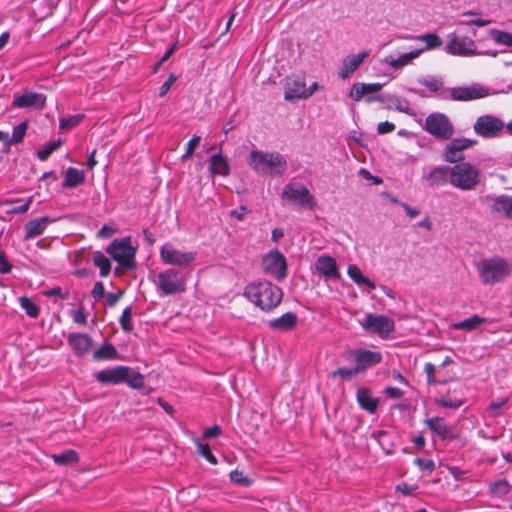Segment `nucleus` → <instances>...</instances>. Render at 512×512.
<instances>
[{
	"label": "nucleus",
	"mask_w": 512,
	"mask_h": 512,
	"mask_svg": "<svg viewBox=\"0 0 512 512\" xmlns=\"http://www.w3.org/2000/svg\"><path fill=\"white\" fill-rule=\"evenodd\" d=\"M244 297L266 313L273 312L283 300V290L276 284L263 280L245 286Z\"/></svg>",
	"instance_id": "f257e3e1"
},
{
	"label": "nucleus",
	"mask_w": 512,
	"mask_h": 512,
	"mask_svg": "<svg viewBox=\"0 0 512 512\" xmlns=\"http://www.w3.org/2000/svg\"><path fill=\"white\" fill-rule=\"evenodd\" d=\"M247 163L260 176H282L287 170V160L278 152L252 150Z\"/></svg>",
	"instance_id": "f03ea898"
},
{
	"label": "nucleus",
	"mask_w": 512,
	"mask_h": 512,
	"mask_svg": "<svg viewBox=\"0 0 512 512\" xmlns=\"http://www.w3.org/2000/svg\"><path fill=\"white\" fill-rule=\"evenodd\" d=\"M481 282L495 285L503 282L512 272V264L501 256L484 258L476 265Z\"/></svg>",
	"instance_id": "7ed1b4c3"
},
{
	"label": "nucleus",
	"mask_w": 512,
	"mask_h": 512,
	"mask_svg": "<svg viewBox=\"0 0 512 512\" xmlns=\"http://www.w3.org/2000/svg\"><path fill=\"white\" fill-rule=\"evenodd\" d=\"M159 296L181 295L186 291L187 279L177 269L170 267L150 277Z\"/></svg>",
	"instance_id": "20e7f679"
},
{
	"label": "nucleus",
	"mask_w": 512,
	"mask_h": 512,
	"mask_svg": "<svg viewBox=\"0 0 512 512\" xmlns=\"http://www.w3.org/2000/svg\"><path fill=\"white\" fill-rule=\"evenodd\" d=\"M480 182L479 169L469 162L455 163L450 170V183L463 191H470Z\"/></svg>",
	"instance_id": "39448f33"
},
{
	"label": "nucleus",
	"mask_w": 512,
	"mask_h": 512,
	"mask_svg": "<svg viewBox=\"0 0 512 512\" xmlns=\"http://www.w3.org/2000/svg\"><path fill=\"white\" fill-rule=\"evenodd\" d=\"M281 198L300 209L313 210L317 202L309 189L301 183H288L284 186Z\"/></svg>",
	"instance_id": "423d86ee"
},
{
	"label": "nucleus",
	"mask_w": 512,
	"mask_h": 512,
	"mask_svg": "<svg viewBox=\"0 0 512 512\" xmlns=\"http://www.w3.org/2000/svg\"><path fill=\"white\" fill-rule=\"evenodd\" d=\"M160 260L163 264L178 268H188L197 259L196 251H183L171 243H165L159 250Z\"/></svg>",
	"instance_id": "0eeeda50"
},
{
	"label": "nucleus",
	"mask_w": 512,
	"mask_h": 512,
	"mask_svg": "<svg viewBox=\"0 0 512 512\" xmlns=\"http://www.w3.org/2000/svg\"><path fill=\"white\" fill-rule=\"evenodd\" d=\"M474 133L483 139H495L503 136L505 123L492 114L479 116L473 124Z\"/></svg>",
	"instance_id": "6e6552de"
},
{
	"label": "nucleus",
	"mask_w": 512,
	"mask_h": 512,
	"mask_svg": "<svg viewBox=\"0 0 512 512\" xmlns=\"http://www.w3.org/2000/svg\"><path fill=\"white\" fill-rule=\"evenodd\" d=\"M444 51L449 55L458 57H472L482 54L478 52L476 43L472 38L457 35L455 32L448 35Z\"/></svg>",
	"instance_id": "1a4fd4ad"
},
{
	"label": "nucleus",
	"mask_w": 512,
	"mask_h": 512,
	"mask_svg": "<svg viewBox=\"0 0 512 512\" xmlns=\"http://www.w3.org/2000/svg\"><path fill=\"white\" fill-rule=\"evenodd\" d=\"M106 251L122 267H133L136 250L131 245L130 237L113 240Z\"/></svg>",
	"instance_id": "9d476101"
},
{
	"label": "nucleus",
	"mask_w": 512,
	"mask_h": 512,
	"mask_svg": "<svg viewBox=\"0 0 512 512\" xmlns=\"http://www.w3.org/2000/svg\"><path fill=\"white\" fill-rule=\"evenodd\" d=\"M261 266L265 274L277 281H282L287 276L286 258L277 249L268 252L262 257Z\"/></svg>",
	"instance_id": "9b49d317"
},
{
	"label": "nucleus",
	"mask_w": 512,
	"mask_h": 512,
	"mask_svg": "<svg viewBox=\"0 0 512 512\" xmlns=\"http://www.w3.org/2000/svg\"><path fill=\"white\" fill-rule=\"evenodd\" d=\"M425 130L440 140H448L454 129L448 117L441 113L430 114L425 120Z\"/></svg>",
	"instance_id": "f8f14e48"
},
{
	"label": "nucleus",
	"mask_w": 512,
	"mask_h": 512,
	"mask_svg": "<svg viewBox=\"0 0 512 512\" xmlns=\"http://www.w3.org/2000/svg\"><path fill=\"white\" fill-rule=\"evenodd\" d=\"M361 326L381 338H387L395 329L394 321L385 315L369 313L360 321Z\"/></svg>",
	"instance_id": "ddd939ff"
},
{
	"label": "nucleus",
	"mask_w": 512,
	"mask_h": 512,
	"mask_svg": "<svg viewBox=\"0 0 512 512\" xmlns=\"http://www.w3.org/2000/svg\"><path fill=\"white\" fill-rule=\"evenodd\" d=\"M477 140L469 138H454L445 146L443 159L449 163H459L464 159L463 151L472 148Z\"/></svg>",
	"instance_id": "4468645a"
},
{
	"label": "nucleus",
	"mask_w": 512,
	"mask_h": 512,
	"mask_svg": "<svg viewBox=\"0 0 512 512\" xmlns=\"http://www.w3.org/2000/svg\"><path fill=\"white\" fill-rule=\"evenodd\" d=\"M348 359L355 362V369L359 374L364 373L369 367L379 364L382 356L379 352L365 349H354L348 352Z\"/></svg>",
	"instance_id": "2eb2a0df"
},
{
	"label": "nucleus",
	"mask_w": 512,
	"mask_h": 512,
	"mask_svg": "<svg viewBox=\"0 0 512 512\" xmlns=\"http://www.w3.org/2000/svg\"><path fill=\"white\" fill-rule=\"evenodd\" d=\"M489 95V89L480 84L465 87H455L450 91V96L455 101H470L481 99Z\"/></svg>",
	"instance_id": "dca6fc26"
},
{
	"label": "nucleus",
	"mask_w": 512,
	"mask_h": 512,
	"mask_svg": "<svg viewBox=\"0 0 512 512\" xmlns=\"http://www.w3.org/2000/svg\"><path fill=\"white\" fill-rule=\"evenodd\" d=\"M131 369L127 366H115L103 369L94 374L95 379L101 384H120L124 383Z\"/></svg>",
	"instance_id": "f3484780"
},
{
	"label": "nucleus",
	"mask_w": 512,
	"mask_h": 512,
	"mask_svg": "<svg viewBox=\"0 0 512 512\" xmlns=\"http://www.w3.org/2000/svg\"><path fill=\"white\" fill-rule=\"evenodd\" d=\"M46 103V96L37 92H25L23 94H16L12 100L13 108L29 109L38 108L43 109Z\"/></svg>",
	"instance_id": "a211bd4d"
},
{
	"label": "nucleus",
	"mask_w": 512,
	"mask_h": 512,
	"mask_svg": "<svg viewBox=\"0 0 512 512\" xmlns=\"http://www.w3.org/2000/svg\"><path fill=\"white\" fill-rule=\"evenodd\" d=\"M369 55V50H363L358 54H351L344 57L342 60V66L338 72L339 78L343 80L349 78L356 70H358Z\"/></svg>",
	"instance_id": "6ab92c4d"
},
{
	"label": "nucleus",
	"mask_w": 512,
	"mask_h": 512,
	"mask_svg": "<svg viewBox=\"0 0 512 512\" xmlns=\"http://www.w3.org/2000/svg\"><path fill=\"white\" fill-rule=\"evenodd\" d=\"M67 342L75 355L79 357L88 354L93 344V340L88 334L79 332L70 333Z\"/></svg>",
	"instance_id": "aec40b11"
},
{
	"label": "nucleus",
	"mask_w": 512,
	"mask_h": 512,
	"mask_svg": "<svg viewBox=\"0 0 512 512\" xmlns=\"http://www.w3.org/2000/svg\"><path fill=\"white\" fill-rule=\"evenodd\" d=\"M315 268L325 279H338L340 273L336 260L330 255H321L316 259Z\"/></svg>",
	"instance_id": "412c9836"
},
{
	"label": "nucleus",
	"mask_w": 512,
	"mask_h": 512,
	"mask_svg": "<svg viewBox=\"0 0 512 512\" xmlns=\"http://www.w3.org/2000/svg\"><path fill=\"white\" fill-rule=\"evenodd\" d=\"M56 219L49 216H42L39 218L32 219L25 224L24 227V240H30L37 236H40L47 229L48 225L54 223Z\"/></svg>",
	"instance_id": "4be33fe9"
},
{
	"label": "nucleus",
	"mask_w": 512,
	"mask_h": 512,
	"mask_svg": "<svg viewBox=\"0 0 512 512\" xmlns=\"http://www.w3.org/2000/svg\"><path fill=\"white\" fill-rule=\"evenodd\" d=\"M298 323V316L294 312H286L281 316L271 319L268 322V327L277 332H289L292 331Z\"/></svg>",
	"instance_id": "5701e85b"
},
{
	"label": "nucleus",
	"mask_w": 512,
	"mask_h": 512,
	"mask_svg": "<svg viewBox=\"0 0 512 512\" xmlns=\"http://www.w3.org/2000/svg\"><path fill=\"white\" fill-rule=\"evenodd\" d=\"M421 55V50H411L407 53L400 54L398 57L388 55L383 59V63L393 69H402L413 63Z\"/></svg>",
	"instance_id": "b1692460"
},
{
	"label": "nucleus",
	"mask_w": 512,
	"mask_h": 512,
	"mask_svg": "<svg viewBox=\"0 0 512 512\" xmlns=\"http://www.w3.org/2000/svg\"><path fill=\"white\" fill-rule=\"evenodd\" d=\"M305 82L303 79L288 78L284 87V99L292 101L294 99H304Z\"/></svg>",
	"instance_id": "393cba45"
},
{
	"label": "nucleus",
	"mask_w": 512,
	"mask_h": 512,
	"mask_svg": "<svg viewBox=\"0 0 512 512\" xmlns=\"http://www.w3.org/2000/svg\"><path fill=\"white\" fill-rule=\"evenodd\" d=\"M356 400L363 410L369 412L370 414L376 412L379 399L372 395V392L369 388H359L357 390Z\"/></svg>",
	"instance_id": "a878e982"
},
{
	"label": "nucleus",
	"mask_w": 512,
	"mask_h": 512,
	"mask_svg": "<svg viewBox=\"0 0 512 512\" xmlns=\"http://www.w3.org/2000/svg\"><path fill=\"white\" fill-rule=\"evenodd\" d=\"M491 211L492 213L512 219V196L502 194L493 197Z\"/></svg>",
	"instance_id": "bb28decb"
},
{
	"label": "nucleus",
	"mask_w": 512,
	"mask_h": 512,
	"mask_svg": "<svg viewBox=\"0 0 512 512\" xmlns=\"http://www.w3.org/2000/svg\"><path fill=\"white\" fill-rule=\"evenodd\" d=\"M450 170L449 166H437L431 169L426 176V180L431 187H439L445 185L448 181L450 182Z\"/></svg>",
	"instance_id": "cd10ccee"
},
{
	"label": "nucleus",
	"mask_w": 512,
	"mask_h": 512,
	"mask_svg": "<svg viewBox=\"0 0 512 512\" xmlns=\"http://www.w3.org/2000/svg\"><path fill=\"white\" fill-rule=\"evenodd\" d=\"M408 38L422 42L425 44L424 47L415 49V50H421V54L425 51L438 49L443 44L441 37L436 33H426V34H421V35L410 36Z\"/></svg>",
	"instance_id": "c85d7f7f"
},
{
	"label": "nucleus",
	"mask_w": 512,
	"mask_h": 512,
	"mask_svg": "<svg viewBox=\"0 0 512 512\" xmlns=\"http://www.w3.org/2000/svg\"><path fill=\"white\" fill-rule=\"evenodd\" d=\"M85 181V173L77 168L69 167L64 176L62 186L64 188H75Z\"/></svg>",
	"instance_id": "c756f323"
},
{
	"label": "nucleus",
	"mask_w": 512,
	"mask_h": 512,
	"mask_svg": "<svg viewBox=\"0 0 512 512\" xmlns=\"http://www.w3.org/2000/svg\"><path fill=\"white\" fill-rule=\"evenodd\" d=\"M209 170L213 175L227 176L229 174L227 159L220 153L214 154L210 158Z\"/></svg>",
	"instance_id": "7c9ffc66"
},
{
	"label": "nucleus",
	"mask_w": 512,
	"mask_h": 512,
	"mask_svg": "<svg viewBox=\"0 0 512 512\" xmlns=\"http://www.w3.org/2000/svg\"><path fill=\"white\" fill-rule=\"evenodd\" d=\"M347 274L358 286H366L369 290H374L376 288L374 282L364 276L357 265H349L347 268Z\"/></svg>",
	"instance_id": "2f4dec72"
},
{
	"label": "nucleus",
	"mask_w": 512,
	"mask_h": 512,
	"mask_svg": "<svg viewBox=\"0 0 512 512\" xmlns=\"http://www.w3.org/2000/svg\"><path fill=\"white\" fill-rule=\"evenodd\" d=\"M425 424L429 429L441 439H446L449 433V428L445 420L441 417H433L425 420Z\"/></svg>",
	"instance_id": "473e14b6"
},
{
	"label": "nucleus",
	"mask_w": 512,
	"mask_h": 512,
	"mask_svg": "<svg viewBox=\"0 0 512 512\" xmlns=\"http://www.w3.org/2000/svg\"><path fill=\"white\" fill-rule=\"evenodd\" d=\"M118 356L116 348L110 343H103L98 349L93 352V360H114Z\"/></svg>",
	"instance_id": "72a5a7b5"
},
{
	"label": "nucleus",
	"mask_w": 512,
	"mask_h": 512,
	"mask_svg": "<svg viewBox=\"0 0 512 512\" xmlns=\"http://www.w3.org/2000/svg\"><path fill=\"white\" fill-rule=\"evenodd\" d=\"M486 319L478 315H472L471 317L464 319L463 321L456 322L452 325L455 330L472 331L479 325L486 323Z\"/></svg>",
	"instance_id": "f704fd0d"
},
{
	"label": "nucleus",
	"mask_w": 512,
	"mask_h": 512,
	"mask_svg": "<svg viewBox=\"0 0 512 512\" xmlns=\"http://www.w3.org/2000/svg\"><path fill=\"white\" fill-rule=\"evenodd\" d=\"M435 403L438 406L444 408L456 409L464 404V400L461 397H451L449 393L441 394L435 398Z\"/></svg>",
	"instance_id": "c9c22d12"
},
{
	"label": "nucleus",
	"mask_w": 512,
	"mask_h": 512,
	"mask_svg": "<svg viewBox=\"0 0 512 512\" xmlns=\"http://www.w3.org/2000/svg\"><path fill=\"white\" fill-rule=\"evenodd\" d=\"M52 459L58 465H68L78 462L79 455L75 450L68 449L60 454H53Z\"/></svg>",
	"instance_id": "e433bc0d"
},
{
	"label": "nucleus",
	"mask_w": 512,
	"mask_h": 512,
	"mask_svg": "<svg viewBox=\"0 0 512 512\" xmlns=\"http://www.w3.org/2000/svg\"><path fill=\"white\" fill-rule=\"evenodd\" d=\"M511 488L506 479H500L490 485V493L493 497L504 498L510 493Z\"/></svg>",
	"instance_id": "4c0bfd02"
},
{
	"label": "nucleus",
	"mask_w": 512,
	"mask_h": 512,
	"mask_svg": "<svg viewBox=\"0 0 512 512\" xmlns=\"http://www.w3.org/2000/svg\"><path fill=\"white\" fill-rule=\"evenodd\" d=\"M93 263L100 270V276L106 277L111 271L110 260L100 251L93 254Z\"/></svg>",
	"instance_id": "58836bf2"
},
{
	"label": "nucleus",
	"mask_w": 512,
	"mask_h": 512,
	"mask_svg": "<svg viewBox=\"0 0 512 512\" xmlns=\"http://www.w3.org/2000/svg\"><path fill=\"white\" fill-rule=\"evenodd\" d=\"M489 35L496 44L512 47V33L498 29H490Z\"/></svg>",
	"instance_id": "ea45409f"
},
{
	"label": "nucleus",
	"mask_w": 512,
	"mask_h": 512,
	"mask_svg": "<svg viewBox=\"0 0 512 512\" xmlns=\"http://www.w3.org/2000/svg\"><path fill=\"white\" fill-rule=\"evenodd\" d=\"M85 118V115L82 113L70 115L67 117H62L59 120V128L61 130H71L75 127H77Z\"/></svg>",
	"instance_id": "a19ab883"
},
{
	"label": "nucleus",
	"mask_w": 512,
	"mask_h": 512,
	"mask_svg": "<svg viewBox=\"0 0 512 512\" xmlns=\"http://www.w3.org/2000/svg\"><path fill=\"white\" fill-rule=\"evenodd\" d=\"M20 307L25 311V313L32 318H37L40 313L39 306L30 298L26 296H22L19 298Z\"/></svg>",
	"instance_id": "79ce46f5"
},
{
	"label": "nucleus",
	"mask_w": 512,
	"mask_h": 512,
	"mask_svg": "<svg viewBox=\"0 0 512 512\" xmlns=\"http://www.w3.org/2000/svg\"><path fill=\"white\" fill-rule=\"evenodd\" d=\"M479 13L474 11H466L463 13V16H473L474 18L469 20H461L459 22V25L463 26H478V27H484L486 25H489L491 23V20L489 19H483L481 17H478Z\"/></svg>",
	"instance_id": "37998d69"
},
{
	"label": "nucleus",
	"mask_w": 512,
	"mask_h": 512,
	"mask_svg": "<svg viewBox=\"0 0 512 512\" xmlns=\"http://www.w3.org/2000/svg\"><path fill=\"white\" fill-rule=\"evenodd\" d=\"M198 453L204 457L210 464L216 465L217 464V458L212 453V450L209 446V444L202 443L198 438L194 440Z\"/></svg>",
	"instance_id": "c03bdc74"
},
{
	"label": "nucleus",
	"mask_w": 512,
	"mask_h": 512,
	"mask_svg": "<svg viewBox=\"0 0 512 512\" xmlns=\"http://www.w3.org/2000/svg\"><path fill=\"white\" fill-rule=\"evenodd\" d=\"M27 128H28V124L26 121L21 122L20 124L16 125L13 128L12 136L9 137L10 146L12 144H18L23 141L26 131H27Z\"/></svg>",
	"instance_id": "a18cd8bd"
},
{
	"label": "nucleus",
	"mask_w": 512,
	"mask_h": 512,
	"mask_svg": "<svg viewBox=\"0 0 512 512\" xmlns=\"http://www.w3.org/2000/svg\"><path fill=\"white\" fill-rule=\"evenodd\" d=\"M418 82L431 92H437L443 87V80L440 77L428 76L419 79Z\"/></svg>",
	"instance_id": "49530a36"
},
{
	"label": "nucleus",
	"mask_w": 512,
	"mask_h": 512,
	"mask_svg": "<svg viewBox=\"0 0 512 512\" xmlns=\"http://www.w3.org/2000/svg\"><path fill=\"white\" fill-rule=\"evenodd\" d=\"M359 373L355 369V367H339L336 370L332 372L333 378H340L344 381H349L353 379L355 376H357Z\"/></svg>",
	"instance_id": "de8ad7c7"
},
{
	"label": "nucleus",
	"mask_w": 512,
	"mask_h": 512,
	"mask_svg": "<svg viewBox=\"0 0 512 512\" xmlns=\"http://www.w3.org/2000/svg\"><path fill=\"white\" fill-rule=\"evenodd\" d=\"M62 145V142L60 140H56L53 142L48 143L44 148L37 151V157L41 161H45L48 159V157L60 146Z\"/></svg>",
	"instance_id": "09e8293b"
},
{
	"label": "nucleus",
	"mask_w": 512,
	"mask_h": 512,
	"mask_svg": "<svg viewBox=\"0 0 512 512\" xmlns=\"http://www.w3.org/2000/svg\"><path fill=\"white\" fill-rule=\"evenodd\" d=\"M132 309L131 307H126L122 315L120 316L119 323L123 331L129 333L133 330L132 325Z\"/></svg>",
	"instance_id": "8fccbe9b"
},
{
	"label": "nucleus",
	"mask_w": 512,
	"mask_h": 512,
	"mask_svg": "<svg viewBox=\"0 0 512 512\" xmlns=\"http://www.w3.org/2000/svg\"><path fill=\"white\" fill-rule=\"evenodd\" d=\"M124 383H127V385L131 388L141 389L144 386V377L138 372L133 373L132 375L129 372Z\"/></svg>",
	"instance_id": "3c124183"
},
{
	"label": "nucleus",
	"mask_w": 512,
	"mask_h": 512,
	"mask_svg": "<svg viewBox=\"0 0 512 512\" xmlns=\"http://www.w3.org/2000/svg\"><path fill=\"white\" fill-rule=\"evenodd\" d=\"M230 480L238 485L248 487L251 485L252 481L244 475L242 471L233 470L230 472Z\"/></svg>",
	"instance_id": "603ef678"
},
{
	"label": "nucleus",
	"mask_w": 512,
	"mask_h": 512,
	"mask_svg": "<svg viewBox=\"0 0 512 512\" xmlns=\"http://www.w3.org/2000/svg\"><path fill=\"white\" fill-rule=\"evenodd\" d=\"M414 465H416L421 471H428L432 473L436 466L435 462L432 459H424V458H415L413 460Z\"/></svg>",
	"instance_id": "864d4df0"
},
{
	"label": "nucleus",
	"mask_w": 512,
	"mask_h": 512,
	"mask_svg": "<svg viewBox=\"0 0 512 512\" xmlns=\"http://www.w3.org/2000/svg\"><path fill=\"white\" fill-rule=\"evenodd\" d=\"M201 141V137L198 136V135H194L190 140L189 142L187 143V146H186V151L185 153L182 155L181 159L182 160H186V159H189L195 149L198 147L199 143Z\"/></svg>",
	"instance_id": "5fc2aeb1"
},
{
	"label": "nucleus",
	"mask_w": 512,
	"mask_h": 512,
	"mask_svg": "<svg viewBox=\"0 0 512 512\" xmlns=\"http://www.w3.org/2000/svg\"><path fill=\"white\" fill-rule=\"evenodd\" d=\"M435 366L432 363H426L424 367V371L427 376V382L428 384L438 383V384H445L446 380H436L435 378Z\"/></svg>",
	"instance_id": "6e6d98bb"
},
{
	"label": "nucleus",
	"mask_w": 512,
	"mask_h": 512,
	"mask_svg": "<svg viewBox=\"0 0 512 512\" xmlns=\"http://www.w3.org/2000/svg\"><path fill=\"white\" fill-rule=\"evenodd\" d=\"M70 315L76 324H80V325L87 324V315H86L83 307H79L78 309L73 310Z\"/></svg>",
	"instance_id": "4d7b16f0"
},
{
	"label": "nucleus",
	"mask_w": 512,
	"mask_h": 512,
	"mask_svg": "<svg viewBox=\"0 0 512 512\" xmlns=\"http://www.w3.org/2000/svg\"><path fill=\"white\" fill-rule=\"evenodd\" d=\"M390 101L394 104L395 108L400 112H407L409 109V104L407 100L401 97L392 96Z\"/></svg>",
	"instance_id": "13d9d810"
},
{
	"label": "nucleus",
	"mask_w": 512,
	"mask_h": 512,
	"mask_svg": "<svg viewBox=\"0 0 512 512\" xmlns=\"http://www.w3.org/2000/svg\"><path fill=\"white\" fill-rule=\"evenodd\" d=\"M350 97L354 100V101H360L363 97V88H362V83L360 82H357V83H354L351 87V90H350Z\"/></svg>",
	"instance_id": "bf43d9fd"
},
{
	"label": "nucleus",
	"mask_w": 512,
	"mask_h": 512,
	"mask_svg": "<svg viewBox=\"0 0 512 512\" xmlns=\"http://www.w3.org/2000/svg\"><path fill=\"white\" fill-rule=\"evenodd\" d=\"M176 81V76L174 74H170L168 79L161 85L160 89H159V96L160 97H163L165 96L168 91L170 90V88L172 87V85L175 83Z\"/></svg>",
	"instance_id": "052dcab7"
},
{
	"label": "nucleus",
	"mask_w": 512,
	"mask_h": 512,
	"mask_svg": "<svg viewBox=\"0 0 512 512\" xmlns=\"http://www.w3.org/2000/svg\"><path fill=\"white\" fill-rule=\"evenodd\" d=\"M383 392L387 397L392 398V399H400L404 395L403 390H401L397 387H392V386L386 387Z\"/></svg>",
	"instance_id": "680f3d73"
},
{
	"label": "nucleus",
	"mask_w": 512,
	"mask_h": 512,
	"mask_svg": "<svg viewBox=\"0 0 512 512\" xmlns=\"http://www.w3.org/2000/svg\"><path fill=\"white\" fill-rule=\"evenodd\" d=\"M417 488V485H409L405 482H402L396 486V492L401 493L403 496H408Z\"/></svg>",
	"instance_id": "e2e57ef3"
},
{
	"label": "nucleus",
	"mask_w": 512,
	"mask_h": 512,
	"mask_svg": "<svg viewBox=\"0 0 512 512\" xmlns=\"http://www.w3.org/2000/svg\"><path fill=\"white\" fill-rule=\"evenodd\" d=\"M382 87L383 84L381 83H362L363 96L378 92L382 89Z\"/></svg>",
	"instance_id": "0e129e2a"
},
{
	"label": "nucleus",
	"mask_w": 512,
	"mask_h": 512,
	"mask_svg": "<svg viewBox=\"0 0 512 512\" xmlns=\"http://www.w3.org/2000/svg\"><path fill=\"white\" fill-rule=\"evenodd\" d=\"M12 269V265L7 260L4 251L0 250V273L6 274L9 273Z\"/></svg>",
	"instance_id": "69168bd1"
},
{
	"label": "nucleus",
	"mask_w": 512,
	"mask_h": 512,
	"mask_svg": "<svg viewBox=\"0 0 512 512\" xmlns=\"http://www.w3.org/2000/svg\"><path fill=\"white\" fill-rule=\"evenodd\" d=\"M105 288L102 282L98 281L94 284L91 295L95 300H99L104 296Z\"/></svg>",
	"instance_id": "338daca9"
},
{
	"label": "nucleus",
	"mask_w": 512,
	"mask_h": 512,
	"mask_svg": "<svg viewBox=\"0 0 512 512\" xmlns=\"http://www.w3.org/2000/svg\"><path fill=\"white\" fill-rule=\"evenodd\" d=\"M48 297H58L60 299H66L68 297L67 293H64L60 287H53L43 293Z\"/></svg>",
	"instance_id": "774afa93"
}]
</instances>
